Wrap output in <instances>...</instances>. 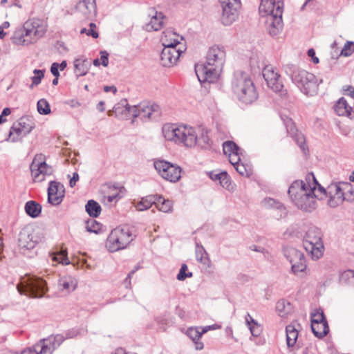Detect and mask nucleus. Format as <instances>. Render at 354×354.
Wrapping results in <instances>:
<instances>
[{
    "mask_svg": "<svg viewBox=\"0 0 354 354\" xmlns=\"http://www.w3.org/2000/svg\"><path fill=\"white\" fill-rule=\"evenodd\" d=\"M162 133L166 140L177 144L183 143L187 147L198 145L201 148L207 149L212 142L209 131L201 127L195 129L187 125H167L163 127Z\"/></svg>",
    "mask_w": 354,
    "mask_h": 354,
    "instance_id": "obj_1",
    "label": "nucleus"
},
{
    "mask_svg": "<svg viewBox=\"0 0 354 354\" xmlns=\"http://www.w3.org/2000/svg\"><path fill=\"white\" fill-rule=\"evenodd\" d=\"M318 182L313 173L306 176L305 180H295L290 186L288 194L297 208L312 212L317 207Z\"/></svg>",
    "mask_w": 354,
    "mask_h": 354,
    "instance_id": "obj_2",
    "label": "nucleus"
},
{
    "mask_svg": "<svg viewBox=\"0 0 354 354\" xmlns=\"http://www.w3.org/2000/svg\"><path fill=\"white\" fill-rule=\"evenodd\" d=\"M225 50L223 46L214 45L210 47L205 64L195 65V73L201 82H214L223 70L225 62Z\"/></svg>",
    "mask_w": 354,
    "mask_h": 354,
    "instance_id": "obj_3",
    "label": "nucleus"
},
{
    "mask_svg": "<svg viewBox=\"0 0 354 354\" xmlns=\"http://www.w3.org/2000/svg\"><path fill=\"white\" fill-rule=\"evenodd\" d=\"M317 196L318 200L328 198V205L336 207L344 201H354V187L348 182L331 183L326 189L318 183Z\"/></svg>",
    "mask_w": 354,
    "mask_h": 354,
    "instance_id": "obj_4",
    "label": "nucleus"
},
{
    "mask_svg": "<svg viewBox=\"0 0 354 354\" xmlns=\"http://www.w3.org/2000/svg\"><path fill=\"white\" fill-rule=\"evenodd\" d=\"M284 71L301 92L305 95H313L317 93L318 86L322 82V80H319L314 74L293 64L286 65Z\"/></svg>",
    "mask_w": 354,
    "mask_h": 354,
    "instance_id": "obj_5",
    "label": "nucleus"
},
{
    "mask_svg": "<svg viewBox=\"0 0 354 354\" xmlns=\"http://www.w3.org/2000/svg\"><path fill=\"white\" fill-rule=\"evenodd\" d=\"M283 2L275 0H261L259 13L266 17L267 28L270 35H277L283 28Z\"/></svg>",
    "mask_w": 354,
    "mask_h": 354,
    "instance_id": "obj_6",
    "label": "nucleus"
},
{
    "mask_svg": "<svg viewBox=\"0 0 354 354\" xmlns=\"http://www.w3.org/2000/svg\"><path fill=\"white\" fill-rule=\"evenodd\" d=\"M233 93L243 104H250L258 98V93L251 78L245 73H236L232 82Z\"/></svg>",
    "mask_w": 354,
    "mask_h": 354,
    "instance_id": "obj_7",
    "label": "nucleus"
},
{
    "mask_svg": "<svg viewBox=\"0 0 354 354\" xmlns=\"http://www.w3.org/2000/svg\"><path fill=\"white\" fill-rule=\"evenodd\" d=\"M135 238L133 227L119 226L111 230L106 239V247L111 252H116L126 248Z\"/></svg>",
    "mask_w": 354,
    "mask_h": 354,
    "instance_id": "obj_8",
    "label": "nucleus"
},
{
    "mask_svg": "<svg viewBox=\"0 0 354 354\" xmlns=\"http://www.w3.org/2000/svg\"><path fill=\"white\" fill-rule=\"evenodd\" d=\"M304 246L313 259L317 260L323 256L324 247L320 229L315 226L309 227L304 236Z\"/></svg>",
    "mask_w": 354,
    "mask_h": 354,
    "instance_id": "obj_9",
    "label": "nucleus"
},
{
    "mask_svg": "<svg viewBox=\"0 0 354 354\" xmlns=\"http://www.w3.org/2000/svg\"><path fill=\"white\" fill-rule=\"evenodd\" d=\"M17 288L20 295L35 298L42 297L48 290L46 281L35 276L17 284Z\"/></svg>",
    "mask_w": 354,
    "mask_h": 354,
    "instance_id": "obj_10",
    "label": "nucleus"
},
{
    "mask_svg": "<svg viewBox=\"0 0 354 354\" xmlns=\"http://www.w3.org/2000/svg\"><path fill=\"white\" fill-rule=\"evenodd\" d=\"M120 104L124 107L127 114L133 118H140L142 120L150 119L155 113L159 112V106L156 104L143 102L138 106H130L126 99L122 100Z\"/></svg>",
    "mask_w": 354,
    "mask_h": 354,
    "instance_id": "obj_11",
    "label": "nucleus"
},
{
    "mask_svg": "<svg viewBox=\"0 0 354 354\" xmlns=\"http://www.w3.org/2000/svg\"><path fill=\"white\" fill-rule=\"evenodd\" d=\"M64 339L65 337L61 334L50 336L47 339L40 340L28 350L24 351L22 354H52Z\"/></svg>",
    "mask_w": 354,
    "mask_h": 354,
    "instance_id": "obj_12",
    "label": "nucleus"
},
{
    "mask_svg": "<svg viewBox=\"0 0 354 354\" xmlns=\"http://www.w3.org/2000/svg\"><path fill=\"white\" fill-rule=\"evenodd\" d=\"M30 168L35 182L44 180L46 176L51 175L53 171L52 167L46 164L45 156L41 153L34 157Z\"/></svg>",
    "mask_w": 354,
    "mask_h": 354,
    "instance_id": "obj_13",
    "label": "nucleus"
},
{
    "mask_svg": "<svg viewBox=\"0 0 354 354\" xmlns=\"http://www.w3.org/2000/svg\"><path fill=\"white\" fill-rule=\"evenodd\" d=\"M154 167L157 172L165 180L176 183L181 176V168L164 160L154 161Z\"/></svg>",
    "mask_w": 354,
    "mask_h": 354,
    "instance_id": "obj_14",
    "label": "nucleus"
},
{
    "mask_svg": "<svg viewBox=\"0 0 354 354\" xmlns=\"http://www.w3.org/2000/svg\"><path fill=\"white\" fill-rule=\"evenodd\" d=\"M222 7L221 22L225 26H230L236 21L238 11L241 8L240 0H219Z\"/></svg>",
    "mask_w": 354,
    "mask_h": 354,
    "instance_id": "obj_15",
    "label": "nucleus"
},
{
    "mask_svg": "<svg viewBox=\"0 0 354 354\" xmlns=\"http://www.w3.org/2000/svg\"><path fill=\"white\" fill-rule=\"evenodd\" d=\"M263 77L267 86L275 93H280L281 95H286V91L283 89V84L281 75L274 71L272 66H266L262 71Z\"/></svg>",
    "mask_w": 354,
    "mask_h": 354,
    "instance_id": "obj_16",
    "label": "nucleus"
},
{
    "mask_svg": "<svg viewBox=\"0 0 354 354\" xmlns=\"http://www.w3.org/2000/svg\"><path fill=\"white\" fill-rule=\"evenodd\" d=\"M284 255L291 264V269L294 274L303 272L306 268L304 254L294 248H287Z\"/></svg>",
    "mask_w": 354,
    "mask_h": 354,
    "instance_id": "obj_17",
    "label": "nucleus"
},
{
    "mask_svg": "<svg viewBox=\"0 0 354 354\" xmlns=\"http://www.w3.org/2000/svg\"><path fill=\"white\" fill-rule=\"evenodd\" d=\"M185 48L184 46H167L163 48L160 54V63L163 66L170 67L176 64Z\"/></svg>",
    "mask_w": 354,
    "mask_h": 354,
    "instance_id": "obj_18",
    "label": "nucleus"
},
{
    "mask_svg": "<svg viewBox=\"0 0 354 354\" xmlns=\"http://www.w3.org/2000/svg\"><path fill=\"white\" fill-rule=\"evenodd\" d=\"M24 26L26 30V34L32 39V43L42 37L47 30L46 26L39 19L28 20L24 23Z\"/></svg>",
    "mask_w": 354,
    "mask_h": 354,
    "instance_id": "obj_19",
    "label": "nucleus"
},
{
    "mask_svg": "<svg viewBox=\"0 0 354 354\" xmlns=\"http://www.w3.org/2000/svg\"><path fill=\"white\" fill-rule=\"evenodd\" d=\"M281 118L286 128L288 134L295 140L296 143L301 148L302 151L306 153V151H308V147L306 145V138L304 135L298 131L291 118L288 117Z\"/></svg>",
    "mask_w": 354,
    "mask_h": 354,
    "instance_id": "obj_20",
    "label": "nucleus"
},
{
    "mask_svg": "<svg viewBox=\"0 0 354 354\" xmlns=\"http://www.w3.org/2000/svg\"><path fill=\"white\" fill-rule=\"evenodd\" d=\"M65 188L57 181H50L48 188V201L53 205H59L64 198Z\"/></svg>",
    "mask_w": 354,
    "mask_h": 354,
    "instance_id": "obj_21",
    "label": "nucleus"
},
{
    "mask_svg": "<svg viewBox=\"0 0 354 354\" xmlns=\"http://www.w3.org/2000/svg\"><path fill=\"white\" fill-rule=\"evenodd\" d=\"M37 239L31 227L23 228L19 234L18 244L21 248L30 250L35 248Z\"/></svg>",
    "mask_w": 354,
    "mask_h": 354,
    "instance_id": "obj_22",
    "label": "nucleus"
},
{
    "mask_svg": "<svg viewBox=\"0 0 354 354\" xmlns=\"http://www.w3.org/2000/svg\"><path fill=\"white\" fill-rule=\"evenodd\" d=\"M75 9L86 19L93 18L97 14L95 0H80L77 3Z\"/></svg>",
    "mask_w": 354,
    "mask_h": 354,
    "instance_id": "obj_23",
    "label": "nucleus"
},
{
    "mask_svg": "<svg viewBox=\"0 0 354 354\" xmlns=\"http://www.w3.org/2000/svg\"><path fill=\"white\" fill-rule=\"evenodd\" d=\"M183 39V37L176 32H175L171 29H166L162 32V35L161 37V42L162 46L165 47L167 46H176L178 48L179 46H184L180 41Z\"/></svg>",
    "mask_w": 354,
    "mask_h": 354,
    "instance_id": "obj_24",
    "label": "nucleus"
},
{
    "mask_svg": "<svg viewBox=\"0 0 354 354\" xmlns=\"http://www.w3.org/2000/svg\"><path fill=\"white\" fill-rule=\"evenodd\" d=\"M152 12L153 13L149 14L151 16L150 21L144 26L145 30L148 32L158 31L162 28L164 24L165 15L162 12L153 10Z\"/></svg>",
    "mask_w": 354,
    "mask_h": 354,
    "instance_id": "obj_25",
    "label": "nucleus"
},
{
    "mask_svg": "<svg viewBox=\"0 0 354 354\" xmlns=\"http://www.w3.org/2000/svg\"><path fill=\"white\" fill-rule=\"evenodd\" d=\"M26 32V30L24 25L22 28L16 30L11 38L13 44L17 45H28L32 43V39L28 37Z\"/></svg>",
    "mask_w": 354,
    "mask_h": 354,
    "instance_id": "obj_26",
    "label": "nucleus"
},
{
    "mask_svg": "<svg viewBox=\"0 0 354 354\" xmlns=\"http://www.w3.org/2000/svg\"><path fill=\"white\" fill-rule=\"evenodd\" d=\"M58 286L60 290L66 292L74 290L77 286L76 280L70 275H65L59 278Z\"/></svg>",
    "mask_w": 354,
    "mask_h": 354,
    "instance_id": "obj_27",
    "label": "nucleus"
},
{
    "mask_svg": "<svg viewBox=\"0 0 354 354\" xmlns=\"http://www.w3.org/2000/svg\"><path fill=\"white\" fill-rule=\"evenodd\" d=\"M335 111L339 116L351 117L353 109L344 97H341L335 105Z\"/></svg>",
    "mask_w": 354,
    "mask_h": 354,
    "instance_id": "obj_28",
    "label": "nucleus"
},
{
    "mask_svg": "<svg viewBox=\"0 0 354 354\" xmlns=\"http://www.w3.org/2000/svg\"><path fill=\"white\" fill-rule=\"evenodd\" d=\"M209 178L214 181H219L220 185L227 189H230L232 185L230 176L226 171H222L220 173H215L212 171L209 173Z\"/></svg>",
    "mask_w": 354,
    "mask_h": 354,
    "instance_id": "obj_29",
    "label": "nucleus"
},
{
    "mask_svg": "<svg viewBox=\"0 0 354 354\" xmlns=\"http://www.w3.org/2000/svg\"><path fill=\"white\" fill-rule=\"evenodd\" d=\"M25 136L26 134L24 133L22 129H20L19 127H16V123L15 122L10 129L8 134L6 136L4 140L15 142Z\"/></svg>",
    "mask_w": 354,
    "mask_h": 354,
    "instance_id": "obj_30",
    "label": "nucleus"
},
{
    "mask_svg": "<svg viewBox=\"0 0 354 354\" xmlns=\"http://www.w3.org/2000/svg\"><path fill=\"white\" fill-rule=\"evenodd\" d=\"M26 213L32 218H37L41 212V206L34 201H29L25 204Z\"/></svg>",
    "mask_w": 354,
    "mask_h": 354,
    "instance_id": "obj_31",
    "label": "nucleus"
},
{
    "mask_svg": "<svg viewBox=\"0 0 354 354\" xmlns=\"http://www.w3.org/2000/svg\"><path fill=\"white\" fill-rule=\"evenodd\" d=\"M16 127H19L22 129L24 133L27 136L31 131L35 128V122L33 120L28 117H22L15 122Z\"/></svg>",
    "mask_w": 354,
    "mask_h": 354,
    "instance_id": "obj_32",
    "label": "nucleus"
},
{
    "mask_svg": "<svg viewBox=\"0 0 354 354\" xmlns=\"http://www.w3.org/2000/svg\"><path fill=\"white\" fill-rule=\"evenodd\" d=\"M311 329L315 336L318 338L324 337L329 331L327 322L321 323L319 322L317 324H311Z\"/></svg>",
    "mask_w": 354,
    "mask_h": 354,
    "instance_id": "obj_33",
    "label": "nucleus"
},
{
    "mask_svg": "<svg viewBox=\"0 0 354 354\" xmlns=\"http://www.w3.org/2000/svg\"><path fill=\"white\" fill-rule=\"evenodd\" d=\"M286 343L288 348L292 347L296 344L298 338V330L292 324L288 325L286 327Z\"/></svg>",
    "mask_w": 354,
    "mask_h": 354,
    "instance_id": "obj_34",
    "label": "nucleus"
},
{
    "mask_svg": "<svg viewBox=\"0 0 354 354\" xmlns=\"http://www.w3.org/2000/svg\"><path fill=\"white\" fill-rule=\"evenodd\" d=\"M156 195H149L142 198L138 202L136 208L138 211H145L149 209L153 205H156Z\"/></svg>",
    "mask_w": 354,
    "mask_h": 354,
    "instance_id": "obj_35",
    "label": "nucleus"
},
{
    "mask_svg": "<svg viewBox=\"0 0 354 354\" xmlns=\"http://www.w3.org/2000/svg\"><path fill=\"white\" fill-rule=\"evenodd\" d=\"M155 206L161 212L168 213L172 211L173 203L169 200L165 199L162 196L156 195Z\"/></svg>",
    "mask_w": 354,
    "mask_h": 354,
    "instance_id": "obj_36",
    "label": "nucleus"
},
{
    "mask_svg": "<svg viewBox=\"0 0 354 354\" xmlns=\"http://www.w3.org/2000/svg\"><path fill=\"white\" fill-rule=\"evenodd\" d=\"M85 209L88 214L93 217H97L101 213L100 205L94 200H89L85 205Z\"/></svg>",
    "mask_w": 354,
    "mask_h": 354,
    "instance_id": "obj_37",
    "label": "nucleus"
},
{
    "mask_svg": "<svg viewBox=\"0 0 354 354\" xmlns=\"http://www.w3.org/2000/svg\"><path fill=\"white\" fill-rule=\"evenodd\" d=\"M276 310L280 317H286L290 312L291 304L285 299L279 300L276 304Z\"/></svg>",
    "mask_w": 354,
    "mask_h": 354,
    "instance_id": "obj_38",
    "label": "nucleus"
},
{
    "mask_svg": "<svg viewBox=\"0 0 354 354\" xmlns=\"http://www.w3.org/2000/svg\"><path fill=\"white\" fill-rule=\"evenodd\" d=\"M75 73L77 76H84L88 72V66L86 60L82 59H76L74 62Z\"/></svg>",
    "mask_w": 354,
    "mask_h": 354,
    "instance_id": "obj_39",
    "label": "nucleus"
},
{
    "mask_svg": "<svg viewBox=\"0 0 354 354\" xmlns=\"http://www.w3.org/2000/svg\"><path fill=\"white\" fill-rule=\"evenodd\" d=\"M196 258L198 261L203 263L204 265H206L209 262L208 254L205 248L198 243L196 245Z\"/></svg>",
    "mask_w": 354,
    "mask_h": 354,
    "instance_id": "obj_40",
    "label": "nucleus"
},
{
    "mask_svg": "<svg viewBox=\"0 0 354 354\" xmlns=\"http://www.w3.org/2000/svg\"><path fill=\"white\" fill-rule=\"evenodd\" d=\"M223 150L225 155L230 156L240 151L241 149L233 141H226L223 144Z\"/></svg>",
    "mask_w": 354,
    "mask_h": 354,
    "instance_id": "obj_41",
    "label": "nucleus"
},
{
    "mask_svg": "<svg viewBox=\"0 0 354 354\" xmlns=\"http://www.w3.org/2000/svg\"><path fill=\"white\" fill-rule=\"evenodd\" d=\"M101 228L102 225L93 218H90L86 222V229L89 232L97 234Z\"/></svg>",
    "mask_w": 354,
    "mask_h": 354,
    "instance_id": "obj_42",
    "label": "nucleus"
},
{
    "mask_svg": "<svg viewBox=\"0 0 354 354\" xmlns=\"http://www.w3.org/2000/svg\"><path fill=\"white\" fill-rule=\"evenodd\" d=\"M37 111L41 115H47L50 113V104L45 99H41L37 104Z\"/></svg>",
    "mask_w": 354,
    "mask_h": 354,
    "instance_id": "obj_43",
    "label": "nucleus"
},
{
    "mask_svg": "<svg viewBox=\"0 0 354 354\" xmlns=\"http://www.w3.org/2000/svg\"><path fill=\"white\" fill-rule=\"evenodd\" d=\"M311 324H317L321 323L324 322H327L323 310L320 309H315L312 313H311Z\"/></svg>",
    "mask_w": 354,
    "mask_h": 354,
    "instance_id": "obj_44",
    "label": "nucleus"
},
{
    "mask_svg": "<svg viewBox=\"0 0 354 354\" xmlns=\"http://www.w3.org/2000/svg\"><path fill=\"white\" fill-rule=\"evenodd\" d=\"M207 330H203L200 331L196 328H189L187 330V335L194 342L196 340H199L202 336V335L205 333Z\"/></svg>",
    "mask_w": 354,
    "mask_h": 354,
    "instance_id": "obj_45",
    "label": "nucleus"
},
{
    "mask_svg": "<svg viewBox=\"0 0 354 354\" xmlns=\"http://www.w3.org/2000/svg\"><path fill=\"white\" fill-rule=\"evenodd\" d=\"M339 280L343 283H350L354 281V270H348L343 272L339 276Z\"/></svg>",
    "mask_w": 354,
    "mask_h": 354,
    "instance_id": "obj_46",
    "label": "nucleus"
},
{
    "mask_svg": "<svg viewBox=\"0 0 354 354\" xmlns=\"http://www.w3.org/2000/svg\"><path fill=\"white\" fill-rule=\"evenodd\" d=\"M34 76L31 77L32 84L30 88H32L34 86H37L41 83L42 78L44 77V73L43 71L39 69H35L33 71Z\"/></svg>",
    "mask_w": 354,
    "mask_h": 354,
    "instance_id": "obj_47",
    "label": "nucleus"
},
{
    "mask_svg": "<svg viewBox=\"0 0 354 354\" xmlns=\"http://www.w3.org/2000/svg\"><path fill=\"white\" fill-rule=\"evenodd\" d=\"M96 25L95 23H91L89 24V28H83L80 30L81 34H86L88 36H91L94 39H97L99 37L98 32L95 30Z\"/></svg>",
    "mask_w": 354,
    "mask_h": 354,
    "instance_id": "obj_48",
    "label": "nucleus"
},
{
    "mask_svg": "<svg viewBox=\"0 0 354 354\" xmlns=\"http://www.w3.org/2000/svg\"><path fill=\"white\" fill-rule=\"evenodd\" d=\"M354 52V42L346 41L341 51V55L348 57L353 54Z\"/></svg>",
    "mask_w": 354,
    "mask_h": 354,
    "instance_id": "obj_49",
    "label": "nucleus"
},
{
    "mask_svg": "<svg viewBox=\"0 0 354 354\" xmlns=\"http://www.w3.org/2000/svg\"><path fill=\"white\" fill-rule=\"evenodd\" d=\"M187 270V266L185 263L182 264L179 272L177 275V279L179 281H184L187 277H192V272L186 273Z\"/></svg>",
    "mask_w": 354,
    "mask_h": 354,
    "instance_id": "obj_50",
    "label": "nucleus"
},
{
    "mask_svg": "<svg viewBox=\"0 0 354 354\" xmlns=\"http://www.w3.org/2000/svg\"><path fill=\"white\" fill-rule=\"evenodd\" d=\"M249 329L254 337H259L262 332V328L258 323H254V325L250 326Z\"/></svg>",
    "mask_w": 354,
    "mask_h": 354,
    "instance_id": "obj_51",
    "label": "nucleus"
},
{
    "mask_svg": "<svg viewBox=\"0 0 354 354\" xmlns=\"http://www.w3.org/2000/svg\"><path fill=\"white\" fill-rule=\"evenodd\" d=\"M240 151L232 153V155L227 156L229 157V161L233 165H236L238 163H239L241 158H240Z\"/></svg>",
    "mask_w": 354,
    "mask_h": 354,
    "instance_id": "obj_52",
    "label": "nucleus"
},
{
    "mask_svg": "<svg viewBox=\"0 0 354 354\" xmlns=\"http://www.w3.org/2000/svg\"><path fill=\"white\" fill-rule=\"evenodd\" d=\"M100 54L102 65L106 67L109 64V53L106 50H102Z\"/></svg>",
    "mask_w": 354,
    "mask_h": 354,
    "instance_id": "obj_53",
    "label": "nucleus"
},
{
    "mask_svg": "<svg viewBox=\"0 0 354 354\" xmlns=\"http://www.w3.org/2000/svg\"><path fill=\"white\" fill-rule=\"evenodd\" d=\"M344 95H348L354 99V88L350 85H346L343 87Z\"/></svg>",
    "mask_w": 354,
    "mask_h": 354,
    "instance_id": "obj_54",
    "label": "nucleus"
},
{
    "mask_svg": "<svg viewBox=\"0 0 354 354\" xmlns=\"http://www.w3.org/2000/svg\"><path fill=\"white\" fill-rule=\"evenodd\" d=\"M50 72L55 77H59V64L58 63L54 62L52 64L51 67H50Z\"/></svg>",
    "mask_w": 354,
    "mask_h": 354,
    "instance_id": "obj_55",
    "label": "nucleus"
},
{
    "mask_svg": "<svg viewBox=\"0 0 354 354\" xmlns=\"http://www.w3.org/2000/svg\"><path fill=\"white\" fill-rule=\"evenodd\" d=\"M238 173L241 176H244L246 174V169L243 164L238 163L234 166Z\"/></svg>",
    "mask_w": 354,
    "mask_h": 354,
    "instance_id": "obj_56",
    "label": "nucleus"
},
{
    "mask_svg": "<svg viewBox=\"0 0 354 354\" xmlns=\"http://www.w3.org/2000/svg\"><path fill=\"white\" fill-rule=\"evenodd\" d=\"M245 323L248 328H250V326L254 325V323H257V322L249 313H247L245 316Z\"/></svg>",
    "mask_w": 354,
    "mask_h": 354,
    "instance_id": "obj_57",
    "label": "nucleus"
},
{
    "mask_svg": "<svg viewBox=\"0 0 354 354\" xmlns=\"http://www.w3.org/2000/svg\"><path fill=\"white\" fill-rule=\"evenodd\" d=\"M308 55L312 58L315 64L319 63V59L315 56V51L313 48H310L308 50Z\"/></svg>",
    "mask_w": 354,
    "mask_h": 354,
    "instance_id": "obj_58",
    "label": "nucleus"
},
{
    "mask_svg": "<svg viewBox=\"0 0 354 354\" xmlns=\"http://www.w3.org/2000/svg\"><path fill=\"white\" fill-rule=\"evenodd\" d=\"M139 269V266L135 267L133 270H132L127 275V277L125 279V282L128 283L129 285H131V279L134 274V273Z\"/></svg>",
    "mask_w": 354,
    "mask_h": 354,
    "instance_id": "obj_59",
    "label": "nucleus"
},
{
    "mask_svg": "<svg viewBox=\"0 0 354 354\" xmlns=\"http://www.w3.org/2000/svg\"><path fill=\"white\" fill-rule=\"evenodd\" d=\"M107 201L109 203H112L113 201H117L118 198H120V196L119 193L113 194L112 195H109L106 196Z\"/></svg>",
    "mask_w": 354,
    "mask_h": 354,
    "instance_id": "obj_60",
    "label": "nucleus"
},
{
    "mask_svg": "<svg viewBox=\"0 0 354 354\" xmlns=\"http://www.w3.org/2000/svg\"><path fill=\"white\" fill-rule=\"evenodd\" d=\"M79 180V175L77 173H73L72 178L70 180L69 184L71 187L75 185L76 182Z\"/></svg>",
    "mask_w": 354,
    "mask_h": 354,
    "instance_id": "obj_61",
    "label": "nucleus"
},
{
    "mask_svg": "<svg viewBox=\"0 0 354 354\" xmlns=\"http://www.w3.org/2000/svg\"><path fill=\"white\" fill-rule=\"evenodd\" d=\"M104 91L106 93L112 91L113 93H115L117 92V88L114 86H105L104 87Z\"/></svg>",
    "mask_w": 354,
    "mask_h": 354,
    "instance_id": "obj_62",
    "label": "nucleus"
},
{
    "mask_svg": "<svg viewBox=\"0 0 354 354\" xmlns=\"http://www.w3.org/2000/svg\"><path fill=\"white\" fill-rule=\"evenodd\" d=\"M97 109L100 112L104 111V102L103 101L99 102V103L97 104Z\"/></svg>",
    "mask_w": 354,
    "mask_h": 354,
    "instance_id": "obj_63",
    "label": "nucleus"
},
{
    "mask_svg": "<svg viewBox=\"0 0 354 354\" xmlns=\"http://www.w3.org/2000/svg\"><path fill=\"white\" fill-rule=\"evenodd\" d=\"M11 113V110L10 108H4L1 112V114L3 117L9 115Z\"/></svg>",
    "mask_w": 354,
    "mask_h": 354,
    "instance_id": "obj_64",
    "label": "nucleus"
}]
</instances>
